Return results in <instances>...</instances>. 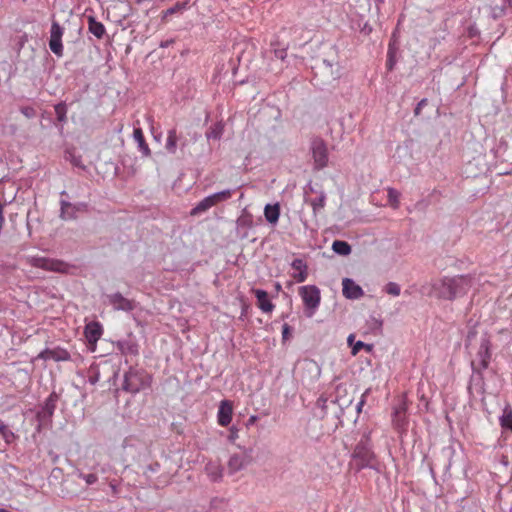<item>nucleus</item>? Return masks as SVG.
Returning a JSON list of instances; mask_svg holds the SVG:
<instances>
[{
  "label": "nucleus",
  "mask_w": 512,
  "mask_h": 512,
  "mask_svg": "<svg viewBox=\"0 0 512 512\" xmlns=\"http://www.w3.org/2000/svg\"><path fill=\"white\" fill-rule=\"evenodd\" d=\"M375 458L376 456L372 450L371 433L366 432L353 450L352 461L356 470L360 471L364 468L373 467Z\"/></svg>",
  "instance_id": "f257e3e1"
},
{
  "label": "nucleus",
  "mask_w": 512,
  "mask_h": 512,
  "mask_svg": "<svg viewBox=\"0 0 512 512\" xmlns=\"http://www.w3.org/2000/svg\"><path fill=\"white\" fill-rule=\"evenodd\" d=\"M473 285V277L470 275H459L453 278H446L442 282L441 293L448 299L465 295Z\"/></svg>",
  "instance_id": "f03ea898"
},
{
  "label": "nucleus",
  "mask_w": 512,
  "mask_h": 512,
  "mask_svg": "<svg viewBox=\"0 0 512 512\" xmlns=\"http://www.w3.org/2000/svg\"><path fill=\"white\" fill-rule=\"evenodd\" d=\"M150 383V375L130 368L124 375L123 389L125 391L135 394L149 387Z\"/></svg>",
  "instance_id": "7ed1b4c3"
},
{
  "label": "nucleus",
  "mask_w": 512,
  "mask_h": 512,
  "mask_svg": "<svg viewBox=\"0 0 512 512\" xmlns=\"http://www.w3.org/2000/svg\"><path fill=\"white\" fill-rule=\"evenodd\" d=\"M491 341L488 334H484L480 339L476 358L471 361L473 372L482 374L489 367L491 360Z\"/></svg>",
  "instance_id": "20e7f679"
},
{
  "label": "nucleus",
  "mask_w": 512,
  "mask_h": 512,
  "mask_svg": "<svg viewBox=\"0 0 512 512\" xmlns=\"http://www.w3.org/2000/svg\"><path fill=\"white\" fill-rule=\"evenodd\" d=\"M233 192L234 190L232 189H225L203 198L196 204L194 208L191 209L190 215H200L208 211L210 208L216 206L217 204L228 201L232 197Z\"/></svg>",
  "instance_id": "39448f33"
},
{
  "label": "nucleus",
  "mask_w": 512,
  "mask_h": 512,
  "mask_svg": "<svg viewBox=\"0 0 512 512\" xmlns=\"http://www.w3.org/2000/svg\"><path fill=\"white\" fill-rule=\"evenodd\" d=\"M26 261L32 267L52 272L65 273L69 268L68 264L65 262L48 257L31 256L28 257Z\"/></svg>",
  "instance_id": "423d86ee"
},
{
  "label": "nucleus",
  "mask_w": 512,
  "mask_h": 512,
  "mask_svg": "<svg viewBox=\"0 0 512 512\" xmlns=\"http://www.w3.org/2000/svg\"><path fill=\"white\" fill-rule=\"evenodd\" d=\"M299 294L303 300L307 315L311 317L318 308L321 300L320 290L315 285H307L299 288Z\"/></svg>",
  "instance_id": "0eeeda50"
},
{
  "label": "nucleus",
  "mask_w": 512,
  "mask_h": 512,
  "mask_svg": "<svg viewBox=\"0 0 512 512\" xmlns=\"http://www.w3.org/2000/svg\"><path fill=\"white\" fill-rule=\"evenodd\" d=\"M482 9L494 20L502 18L512 10V0H481Z\"/></svg>",
  "instance_id": "6e6552de"
},
{
  "label": "nucleus",
  "mask_w": 512,
  "mask_h": 512,
  "mask_svg": "<svg viewBox=\"0 0 512 512\" xmlns=\"http://www.w3.org/2000/svg\"><path fill=\"white\" fill-rule=\"evenodd\" d=\"M314 169L321 170L328 164V148L325 141L319 137L312 139L310 145Z\"/></svg>",
  "instance_id": "1a4fd4ad"
},
{
  "label": "nucleus",
  "mask_w": 512,
  "mask_h": 512,
  "mask_svg": "<svg viewBox=\"0 0 512 512\" xmlns=\"http://www.w3.org/2000/svg\"><path fill=\"white\" fill-rule=\"evenodd\" d=\"M63 33V27H61V25L57 21H52L50 29L49 47L50 50L58 57H61L63 55Z\"/></svg>",
  "instance_id": "9d476101"
},
{
  "label": "nucleus",
  "mask_w": 512,
  "mask_h": 512,
  "mask_svg": "<svg viewBox=\"0 0 512 512\" xmlns=\"http://www.w3.org/2000/svg\"><path fill=\"white\" fill-rule=\"evenodd\" d=\"M36 359L44 361L53 360L55 362H67L71 360L70 353L60 346L53 348H45L37 356Z\"/></svg>",
  "instance_id": "9b49d317"
},
{
  "label": "nucleus",
  "mask_w": 512,
  "mask_h": 512,
  "mask_svg": "<svg viewBox=\"0 0 512 512\" xmlns=\"http://www.w3.org/2000/svg\"><path fill=\"white\" fill-rule=\"evenodd\" d=\"M252 460L253 458L251 455V450H246L243 454L232 455L228 461V468L230 473H236L244 469L252 463Z\"/></svg>",
  "instance_id": "f8f14e48"
},
{
  "label": "nucleus",
  "mask_w": 512,
  "mask_h": 512,
  "mask_svg": "<svg viewBox=\"0 0 512 512\" xmlns=\"http://www.w3.org/2000/svg\"><path fill=\"white\" fill-rule=\"evenodd\" d=\"M109 304L117 311L130 312L134 310L135 303L133 300L125 298L121 293L117 292L108 296Z\"/></svg>",
  "instance_id": "ddd939ff"
},
{
  "label": "nucleus",
  "mask_w": 512,
  "mask_h": 512,
  "mask_svg": "<svg viewBox=\"0 0 512 512\" xmlns=\"http://www.w3.org/2000/svg\"><path fill=\"white\" fill-rule=\"evenodd\" d=\"M58 401V395L56 392H52L48 398L45 400V403L41 410L37 413V417L40 421L49 420L56 409V403Z\"/></svg>",
  "instance_id": "4468645a"
},
{
  "label": "nucleus",
  "mask_w": 512,
  "mask_h": 512,
  "mask_svg": "<svg viewBox=\"0 0 512 512\" xmlns=\"http://www.w3.org/2000/svg\"><path fill=\"white\" fill-rule=\"evenodd\" d=\"M233 405L229 400H223L220 403L217 419L220 426L226 427L232 421Z\"/></svg>",
  "instance_id": "2eb2a0df"
},
{
  "label": "nucleus",
  "mask_w": 512,
  "mask_h": 512,
  "mask_svg": "<svg viewBox=\"0 0 512 512\" xmlns=\"http://www.w3.org/2000/svg\"><path fill=\"white\" fill-rule=\"evenodd\" d=\"M102 334L103 328L99 322H89L88 324H86L84 328L85 338L90 345H96L97 341L101 338Z\"/></svg>",
  "instance_id": "dca6fc26"
},
{
  "label": "nucleus",
  "mask_w": 512,
  "mask_h": 512,
  "mask_svg": "<svg viewBox=\"0 0 512 512\" xmlns=\"http://www.w3.org/2000/svg\"><path fill=\"white\" fill-rule=\"evenodd\" d=\"M342 292L347 299H359L363 296V289L350 278L342 281Z\"/></svg>",
  "instance_id": "f3484780"
},
{
  "label": "nucleus",
  "mask_w": 512,
  "mask_h": 512,
  "mask_svg": "<svg viewBox=\"0 0 512 512\" xmlns=\"http://www.w3.org/2000/svg\"><path fill=\"white\" fill-rule=\"evenodd\" d=\"M86 208V204L74 205L68 201H61V212L60 217L63 220H71L76 218V214L81 209L84 210Z\"/></svg>",
  "instance_id": "a211bd4d"
},
{
  "label": "nucleus",
  "mask_w": 512,
  "mask_h": 512,
  "mask_svg": "<svg viewBox=\"0 0 512 512\" xmlns=\"http://www.w3.org/2000/svg\"><path fill=\"white\" fill-rule=\"evenodd\" d=\"M256 299L258 308L264 313H270L274 309V304L269 300L268 293L262 289L252 290Z\"/></svg>",
  "instance_id": "6ab92c4d"
},
{
  "label": "nucleus",
  "mask_w": 512,
  "mask_h": 512,
  "mask_svg": "<svg viewBox=\"0 0 512 512\" xmlns=\"http://www.w3.org/2000/svg\"><path fill=\"white\" fill-rule=\"evenodd\" d=\"M87 20L89 32L98 39L103 38L106 32L104 25L101 22L97 21L93 16H88Z\"/></svg>",
  "instance_id": "aec40b11"
},
{
  "label": "nucleus",
  "mask_w": 512,
  "mask_h": 512,
  "mask_svg": "<svg viewBox=\"0 0 512 512\" xmlns=\"http://www.w3.org/2000/svg\"><path fill=\"white\" fill-rule=\"evenodd\" d=\"M133 137L136 143L138 144L139 150L142 152L143 156L148 157L151 154L148 144L145 141L144 134L141 128H136L133 131Z\"/></svg>",
  "instance_id": "412c9836"
},
{
  "label": "nucleus",
  "mask_w": 512,
  "mask_h": 512,
  "mask_svg": "<svg viewBox=\"0 0 512 512\" xmlns=\"http://www.w3.org/2000/svg\"><path fill=\"white\" fill-rule=\"evenodd\" d=\"M264 216H265V219L271 223V224H276L279 220V216H280V206L278 203L274 204V205H271V204H267L264 208Z\"/></svg>",
  "instance_id": "4be33fe9"
},
{
  "label": "nucleus",
  "mask_w": 512,
  "mask_h": 512,
  "mask_svg": "<svg viewBox=\"0 0 512 512\" xmlns=\"http://www.w3.org/2000/svg\"><path fill=\"white\" fill-rule=\"evenodd\" d=\"M500 426L504 430H509L512 432V407L507 404L504 409L503 413L499 418Z\"/></svg>",
  "instance_id": "5701e85b"
},
{
  "label": "nucleus",
  "mask_w": 512,
  "mask_h": 512,
  "mask_svg": "<svg viewBox=\"0 0 512 512\" xmlns=\"http://www.w3.org/2000/svg\"><path fill=\"white\" fill-rule=\"evenodd\" d=\"M201 136L198 135V134H194L189 141H184L182 144H181V152L183 155H185L186 153L189 154L190 156H200L201 153L198 152L196 149L192 150L191 147H190V143L192 145H196L197 142L200 140Z\"/></svg>",
  "instance_id": "b1692460"
},
{
  "label": "nucleus",
  "mask_w": 512,
  "mask_h": 512,
  "mask_svg": "<svg viewBox=\"0 0 512 512\" xmlns=\"http://www.w3.org/2000/svg\"><path fill=\"white\" fill-rule=\"evenodd\" d=\"M205 471L212 481H218L222 477V469L219 464L209 462L205 466Z\"/></svg>",
  "instance_id": "393cba45"
},
{
  "label": "nucleus",
  "mask_w": 512,
  "mask_h": 512,
  "mask_svg": "<svg viewBox=\"0 0 512 512\" xmlns=\"http://www.w3.org/2000/svg\"><path fill=\"white\" fill-rule=\"evenodd\" d=\"M224 132V124L220 122H216L213 124L210 129L206 132L207 139H215L218 140L222 137Z\"/></svg>",
  "instance_id": "a878e982"
},
{
  "label": "nucleus",
  "mask_w": 512,
  "mask_h": 512,
  "mask_svg": "<svg viewBox=\"0 0 512 512\" xmlns=\"http://www.w3.org/2000/svg\"><path fill=\"white\" fill-rule=\"evenodd\" d=\"M332 249L335 253L342 256H347L351 253V246L342 240H335L332 244Z\"/></svg>",
  "instance_id": "bb28decb"
},
{
  "label": "nucleus",
  "mask_w": 512,
  "mask_h": 512,
  "mask_svg": "<svg viewBox=\"0 0 512 512\" xmlns=\"http://www.w3.org/2000/svg\"><path fill=\"white\" fill-rule=\"evenodd\" d=\"M117 348L122 354H137L138 353V347L135 343L129 342V341H118L117 342Z\"/></svg>",
  "instance_id": "cd10ccee"
},
{
  "label": "nucleus",
  "mask_w": 512,
  "mask_h": 512,
  "mask_svg": "<svg viewBox=\"0 0 512 512\" xmlns=\"http://www.w3.org/2000/svg\"><path fill=\"white\" fill-rule=\"evenodd\" d=\"M314 214H317L320 210H322L326 203V194L321 191L316 198H313L309 201Z\"/></svg>",
  "instance_id": "c85d7f7f"
},
{
  "label": "nucleus",
  "mask_w": 512,
  "mask_h": 512,
  "mask_svg": "<svg viewBox=\"0 0 512 512\" xmlns=\"http://www.w3.org/2000/svg\"><path fill=\"white\" fill-rule=\"evenodd\" d=\"M387 197L390 206L394 209H398L400 206V192L395 188H387Z\"/></svg>",
  "instance_id": "c756f323"
},
{
  "label": "nucleus",
  "mask_w": 512,
  "mask_h": 512,
  "mask_svg": "<svg viewBox=\"0 0 512 512\" xmlns=\"http://www.w3.org/2000/svg\"><path fill=\"white\" fill-rule=\"evenodd\" d=\"M177 141H178V137H177L176 129L169 130L168 134H167L166 149L170 153H175L176 148H177Z\"/></svg>",
  "instance_id": "7c9ffc66"
},
{
  "label": "nucleus",
  "mask_w": 512,
  "mask_h": 512,
  "mask_svg": "<svg viewBox=\"0 0 512 512\" xmlns=\"http://www.w3.org/2000/svg\"><path fill=\"white\" fill-rule=\"evenodd\" d=\"M57 120L61 123L67 121V106L64 102H60L54 106Z\"/></svg>",
  "instance_id": "2f4dec72"
},
{
  "label": "nucleus",
  "mask_w": 512,
  "mask_h": 512,
  "mask_svg": "<svg viewBox=\"0 0 512 512\" xmlns=\"http://www.w3.org/2000/svg\"><path fill=\"white\" fill-rule=\"evenodd\" d=\"M387 56H388L387 63H386L387 69L389 71H392L396 64V50L392 45H389Z\"/></svg>",
  "instance_id": "473e14b6"
},
{
  "label": "nucleus",
  "mask_w": 512,
  "mask_h": 512,
  "mask_svg": "<svg viewBox=\"0 0 512 512\" xmlns=\"http://www.w3.org/2000/svg\"><path fill=\"white\" fill-rule=\"evenodd\" d=\"M77 476L83 479L87 485H93L98 481V476L94 473L84 474L81 471L77 472Z\"/></svg>",
  "instance_id": "72a5a7b5"
},
{
  "label": "nucleus",
  "mask_w": 512,
  "mask_h": 512,
  "mask_svg": "<svg viewBox=\"0 0 512 512\" xmlns=\"http://www.w3.org/2000/svg\"><path fill=\"white\" fill-rule=\"evenodd\" d=\"M186 4L185 3H176L174 6L168 8L163 12V19L167 18L169 15L175 14L179 11H182L185 9Z\"/></svg>",
  "instance_id": "f704fd0d"
},
{
  "label": "nucleus",
  "mask_w": 512,
  "mask_h": 512,
  "mask_svg": "<svg viewBox=\"0 0 512 512\" xmlns=\"http://www.w3.org/2000/svg\"><path fill=\"white\" fill-rule=\"evenodd\" d=\"M385 291L392 296H398L400 295L401 289L397 283L389 282L385 287Z\"/></svg>",
  "instance_id": "c9c22d12"
},
{
  "label": "nucleus",
  "mask_w": 512,
  "mask_h": 512,
  "mask_svg": "<svg viewBox=\"0 0 512 512\" xmlns=\"http://www.w3.org/2000/svg\"><path fill=\"white\" fill-rule=\"evenodd\" d=\"M0 433L5 439L6 443H10L14 439V433L8 429L7 426L1 425L0 426Z\"/></svg>",
  "instance_id": "e433bc0d"
},
{
  "label": "nucleus",
  "mask_w": 512,
  "mask_h": 512,
  "mask_svg": "<svg viewBox=\"0 0 512 512\" xmlns=\"http://www.w3.org/2000/svg\"><path fill=\"white\" fill-rule=\"evenodd\" d=\"M291 266L298 272L302 270H308L307 264L300 258L294 259L291 263Z\"/></svg>",
  "instance_id": "4c0bfd02"
},
{
  "label": "nucleus",
  "mask_w": 512,
  "mask_h": 512,
  "mask_svg": "<svg viewBox=\"0 0 512 512\" xmlns=\"http://www.w3.org/2000/svg\"><path fill=\"white\" fill-rule=\"evenodd\" d=\"M20 112L28 119L36 116V110L32 106H24L20 108Z\"/></svg>",
  "instance_id": "58836bf2"
},
{
  "label": "nucleus",
  "mask_w": 512,
  "mask_h": 512,
  "mask_svg": "<svg viewBox=\"0 0 512 512\" xmlns=\"http://www.w3.org/2000/svg\"><path fill=\"white\" fill-rule=\"evenodd\" d=\"M361 348H366L368 351H370L372 349V345L370 344H365L364 342L362 341H357L354 346L352 347V355H356Z\"/></svg>",
  "instance_id": "ea45409f"
},
{
  "label": "nucleus",
  "mask_w": 512,
  "mask_h": 512,
  "mask_svg": "<svg viewBox=\"0 0 512 512\" xmlns=\"http://www.w3.org/2000/svg\"><path fill=\"white\" fill-rule=\"evenodd\" d=\"M307 277H308L307 270H302V271L298 272L297 274L293 275V278L295 279V281L297 283H302V282L306 281Z\"/></svg>",
  "instance_id": "a19ab883"
},
{
  "label": "nucleus",
  "mask_w": 512,
  "mask_h": 512,
  "mask_svg": "<svg viewBox=\"0 0 512 512\" xmlns=\"http://www.w3.org/2000/svg\"><path fill=\"white\" fill-rule=\"evenodd\" d=\"M428 104V100L426 98H423L420 100L414 110V114L418 116L421 112V109Z\"/></svg>",
  "instance_id": "79ce46f5"
},
{
  "label": "nucleus",
  "mask_w": 512,
  "mask_h": 512,
  "mask_svg": "<svg viewBox=\"0 0 512 512\" xmlns=\"http://www.w3.org/2000/svg\"><path fill=\"white\" fill-rule=\"evenodd\" d=\"M274 54H275L276 58L284 60L286 58V56H287V51H286V49H276L274 51Z\"/></svg>",
  "instance_id": "37998d69"
},
{
  "label": "nucleus",
  "mask_w": 512,
  "mask_h": 512,
  "mask_svg": "<svg viewBox=\"0 0 512 512\" xmlns=\"http://www.w3.org/2000/svg\"><path fill=\"white\" fill-rule=\"evenodd\" d=\"M229 440L235 441L238 438V429L236 427H231L229 430Z\"/></svg>",
  "instance_id": "c03bdc74"
},
{
  "label": "nucleus",
  "mask_w": 512,
  "mask_h": 512,
  "mask_svg": "<svg viewBox=\"0 0 512 512\" xmlns=\"http://www.w3.org/2000/svg\"><path fill=\"white\" fill-rule=\"evenodd\" d=\"M290 331H291V328L290 326L285 323L282 327V337H283V340H286L288 339L289 335H290Z\"/></svg>",
  "instance_id": "a18cd8bd"
},
{
  "label": "nucleus",
  "mask_w": 512,
  "mask_h": 512,
  "mask_svg": "<svg viewBox=\"0 0 512 512\" xmlns=\"http://www.w3.org/2000/svg\"><path fill=\"white\" fill-rule=\"evenodd\" d=\"M476 336V332L475 331H470L468 333V336H467V344L466 346L469 347L471 345V340L472 338H474Z\"/></svg>",
  "instance_id": "49530a36"
},
{
  "label": "nucleus",
  "mask_w": 512,
  "mask_h": 512,
  "mask_svg": "<svg viewBox=\"0 0 512 512\" xmlns=\"http://www.w3.org/2000/svg\"><path fill=\"white\" fill-rule=\"evenodd\" d=\"M88 381L90 384L95 385L99 381V374L96 373L95 375L90 376Z\"/></svg>",
  "instance_id": "de8ad7c7"
},
{
  "label": "nucleus",
  "mask_w": 512,
  "mask_h": 512,
  "mask_svg": "<svg viewBox=\"0 0 512 512\" xmlns=\"http://www.w3.org/2000/svg\"><path fill=\"white\" fill-rule=\"evenodd\" d=\"M364 397H365V394H363V395H362L361 400H360V401L358 402V404H357V407H356V408H357V412H358V413H359V412H361L362 407H363V405H364V403H365V399H364Z\"/></svg>",
  "instance_id": "09e8293b"
},
{
  "label": "nucleus",
  "mask_w": 512,
  "mask_h": 512,
  "mask_svg": "<svg viewBox=\"0 0 512 512\" xmlns=\"http://www.w3.org/2000/svg\"><path fill=\"white\" fill-rule=\"evenodd\" d=\"M258 420V416L256 415H252L249 417L248 421H247V425H252L254 424L256 421Z\"/></svg>",
  "instance_id": "8fccbe9b"
},
{
  "label": "nucleus",
  "mask_w": 512,
  "mask_h": 512,
  "mask_svg": "<svg viewBox=\"0 0 512 512\" xmlns=\"http://www.w3.org/2000/svg\"><path fill=\"white\" fill-rule=\"evenodd\" d=\"M371 320H372V322H373V325H374L376 328H378V329H380V328H381V326H382V321H380V320H378V319H376V318H374V317H373Z\"/></svg>",
  "instance_id": "3c124183"
},
{
  "label": "nucleus",
  "mask_w": 512,
  "mask_h": 512,
  "mask_svg": "<svg viewBox=\"0 0 512 512\" xmlns=\"http://www.w3.org/2000/svg\"><path fill=\"white\" fill-rule=\"evenodd\" d=\"M4 221L3 217V205L0 203V223Z\"/></svg>",
  "instance_id": "603ef678"
},
{
  "label": "nucleus",
  "mask_w": 512,
  "mask_h": 512,
  "mask_svg": "<svg viewBox=\"0 0 512 512\" xmlns=\"http://www.w3.org/2000/svg\"><path fill=\"white\" fill-rule=\"evenodd\" d=\"M110 487H111V490L114 494H117L118 493V489H117V486L113 483H110Z\"/></svg>",
  "instance_id": "864d4df0"
},
{
  "label": "nucleus",
  "mask_w": 512,
  "mask_h": 512,
  "mask_svg": "<svg viewBox=\"0 0 512 512\" xmlns=\"http://www.w3.org/2000/svg\"><path fill=\"white\" fill-rule=\"evenodd\" d=\"M339 76H340V75H339V64L337 63V70H336V73H335L334 78H335V79H338V78H339Z\"/></svg>",
  "instance_id": "5fc2aeb1"
},
{
  "label": "nucleus",
  "mask_w": 512,
  "mask_h": 512,
  "mask_svg": "<svg viewBox=\"0 0 512 512\" xmlns=\"http://www.w3.org/2000/svg\"><path fill=\"white\" fill-rule=\"evenodd\" d=\"M353 339H354V335H352V334H351V335H349V337H348V339H347V340H348V343H349V344H351V343H352V341H353Z\"/></svg>",
  "instance_id": "6e6d98bb"
},
{
  "label": "nucleus",
  "mask_w": 512,
  "mask_h": 512,
  "mask_svg": "<svg viewBox=\"0 0 512 512\" xmlns=\"http://www.w3.org/2000/svg\"><path fill=\"white\" fill-rule=\"evenodd\" d=\"M144 1H145V0H135V2H136L137 4H141V3H142V2H144Z\"/></svg>",
  "instance_id": "4d7b16f0"
},
{
  "label": "nucleus",
  "mask_w": 512,
  "mask_h": 512,
  "mask_svg": "<svg viewBox=\"0 0 512 512\" xmlns=\"http://www.w3.org/2000/svg\"><path fill=\"white\" fill-rule=\"evenodd\" d=\"M23 1L25 2L26 0H23Z\"/></svg>",
  "instance_id": "13d9d810"
}]
</instances>
